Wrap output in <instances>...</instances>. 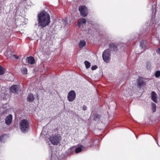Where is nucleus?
<instances>
[{
	"mask_svg": "<svg viewBox=\"0 0 160 160\" xmlns=\"http://www.w3.org/2000/svg\"><path fill=\"white\" fill-rule=\"evenodd\" d=\"M151 109L152 110L153 112H155L156 111V104L153 102L151 104Z\"/></svg>",
	"mask_w": 160,
	"mask_h": 160,
	"instance_id": "aec40b11",
	"label": "nucleus"
},
{
	"mask_svg": "<svg viewBox=\"0 0 160 160\" xmlns=\"http://www.w3.org/2000/svg\"><path fill=\"white\" fill-rule=\"evenodd\" d=\"M156 52L157 54L160 56V48L156 50Z\"/></svg>",
	"mask_w": 160,
	"mask_h": 160,
	"instance_id": "7c9ffc66",
	"label": "nucleus"
},
{
	"mask_svg": "<svg viewBox=\"0 0 160 160\" xmlns=\"http://www.w3.org/2000/svg\"><path fill=\"white\" fill-rule=\"evenodd\" d=\"M38 20L39 26L42 28L48 26L50 22V17L49 14L45 11L42 12L38 15Z\"/></svg>",
	"mask_w": 160,
	"mask_h": 160,
	"instance_id": "f257e3e1",
	"label": "nucleus"
},
{
	"mask_svg": "<svg viewBox=\"0 0 160 160\" xmlns=\"http://www.w3.org/2000/svg\"><path fill=\"white\" fill-rule=\"evenodd\" d=\"M110 50L108 49L105 50L103 52L102 57L103 61L106 62H108L110 58Z\"/></svg>",
	"mask_w": 160,
	"mask_h": 160,
	"instance_id": "20e7f679",
	"label": "nucleus"
},
{
	"mask_svg": "<svg viewBox=\"0 0 160 160\" xmlns=\"http://www.w3.org/2000/svg\"><path fill=\"white\" fill-rule=\"evenodd\" d=\"M98 141V140H95L94 141Z\"/></svg>",
	"mask_w": 160,
	"mask_h": 160,
	"instance_id": "c9c22d12",
	"label": "nucleus"
},
{
	"mask_svg": "<svg viewBox=\"0 0 160 160\" xmlns=\"http://www.w3.org/2000/svg\"><path fill=\"white\" fill-rule=\"evenodd\" d=\"M155 76L157 78L159 77L160 76V71L159 70L157 71L155 73Z\"/></svg>",
	"mask_w": 160,
	"mask_h": 160,
	"instance_id": "bb28decb",
	"label": "nucleus"
},
{
	"mask_svg": "<svg viewBox=\"0 0 160 160\" xmlns=\"http://www.w3.org/2000/svg\"><path fill=\"white\" fill-rule=\"evenodd\" d=\"M156 25V24L154 25L153 26V24H152V29H153V28L154 29L155 28V26Z\"/></svg>",
	"mask_w": 160,
	"mask_h": 160,
	"instance_id": "72a5a7b5",
	"label": "nucleus"
},
{
	"mask_svg": "<svg viewBox=\"0 0 160 160\" xmlns=\"http://www.w3.org/2000/svg\"><path fill=\"white\" fill-rule=\"evenodd\" d=\"M5 68L0 65V75L4 74L5 73Z\"/></svg>",
	"mask_w": 160,
	"mask_h": 160,
	"instance_id": "5701e85b",
	"label": "nucleus"
},
{
	"mask_svg": "<svg viewBox=\"0 0 160 160\" xmlns=\"http://www.w3.org/2000/svg\"><path fill=\"white\" fill-rule=\"evenodd\" d=\"M152 100L155 102H157V94L155 92L152 91L151 93Z\"/></svg>",
	"mask_w": 160,
	"mask_h": 160,
	"instance_id": "ddd939ff",
	"label": "nucleus"
},
{
	"mask_svg": "<svg viewBox=\"0 0 160 160\" xmlns=\"http://www.w3.org/2000/svg\"><path fill=\"white\" fill-rule=\"evenodd\" d=\"M86 42L84 40H80L78 43V46L80 48H82L85 46Z\"/></svg>",
	"mask_w": 160,
	"mask_h": 160,
	"instance_id": "f3484780",
	"label": "nucleus"
},
{
	"mask_svg": "<svg viewBox=\"0 0 160 160\" xmlns=\"http://www.w3.org/2000/svg\"><path fill=\"white\" fill-rule=\"evenodd\" d=\"M7 135L6 134H4L1 136L0 137V140L1 142H4L6 140Z\"/></svg>",
	"mask_w": 160,
	"mask_h": 160,
	"instance_id": "a211bd4d",
	"label": "nucleus"
},
{
	"mask_svg": "<svg viewBox=\"0 0 160 160\" xmlns=\"http://www.w3.org/2000/svg\"><path fill=\"white\" fill-rule=\"evenodd\" d=\"M152 16H155L156 14V11L153 8V7H152Z\"/></svg>",
	"mask_w": 160,
	"mask_h": 160,
	"instance_id": "cd10ccee",
	"label": "nucleus"
},
{
	"mask_svg": "<svg viewBox=\"0 0 160 160\" xmlns=\"http://www.w3.org/2000/svg\"><path fill=\"white\" fill-rule=\"evenodd\" d=\"M12 119V116L9 114L7 116L5 119V123L7 125L9 126L11 123Z\"/></svg>",
	"mask_w": 160,
	"mask_h": 160,
	"instance_id": "1a4fd4ad",
	"label": "nucleus"
},
{
	"mask_svg": "<svg viewBox=\"0 0 160 160\" xmlns=\"http://www.w3.org/2000/svg\"><path fill=\"white\" fill-rule=\"evenodd\" d=\"M137 87L138 88H141L145 84V82L142 78H140L138 79L137 81Z\"/></svg>",
	"mask_w": 160,
	"mask_h": 160,
	"instance_id": "9d476101",
	"label": "nucleus"
},
{
	"mask_svg": "<svg viewBox=\"0 0 160 160\" xmlns=\"http://www.w3.org/2000/svg\"><path fill=\"white\" fill-rule=\"evenodd\" d=\"M62 22H63V24H64V25L65 26L68 23V21H67V19H65V20H63L62 21Z\"/></svg>",
	"mask_w": 160,
	"mask_h": 160,
	"instance_id": "c756f323",
	"label": "nucleus"
},
{
	"mask_svg": "<svg viewBox=\"0 0 160 160\" xmlns=\"http://www.w3.org/2000/svg\"><path fill=\"white\" fill-rule=\"evenodd\" d=\"M21 72L22 74L25 75L27 74V68L25 67H22L21 69Z\"/></svg>",
	"mask_w": 160,
	"mask_h": 160,
	"instance_id": "412c9836",
	"label": "nucleus"
},
{
	"mask_svg": "<svg viewBox=\"0 0 160 160\" xmlns=\"http://www.w3.org/2000/svg\"><path fill=\"white\" fill-rule=\"evenodd\" d=\"M4 54L8 58H10L12 56V54L10 52H6Z\"/></svg>",
	"mask_w": 160,
	"mask_h": 160,
	"instance_id": "393cba45",
	"label": "nucleus"
},
{
	"mask_svg": "<svg viewBox=\"0 0 160 160\" xmlns=\"http://www.w3.org/2000/svg\"><path fill=\"white\" fill-rule=\"evenodd\" d=\"M58 158L55 155L54 156H52V154H51V160H57ZM59 160H64V158H63L60 159L59 158Z\"/></svg>",
	"mask_w": 160,
	"mask_h": 160,
	"instance_id": "b1692460",
	"label": "nucleus"
},
{
	"mask_svg": "<svg viewBox=\"0 0 160 160\" xmlns=\"http://www.w3.org/2000/svg\"><path fill=\"white\" fill-rule=\"evenodd\" d=\"M76 97L75 92L74 90H71L69 92L67 96V98L69 102H72L74 100Z\"/></svg>",
	"mask_w": 160,
	"mask_h": 160,
	"instance_id": "423d86ee",
	"label": "nucleus"
},
{
	"mask_svg": "<svg viewBox=\"0 0 160 160\" xmlns=\"http://www.w3.org/2000/svg\"><path fill=\"white\" fill-rule=\"evenodd\" d=\"M101 118V116L100 115L96 114L94 116L93 120L95 121H98Z\"/></svg>",
	"mask_w": 160,
	"mask_h": 160,
	"instance_id": "6ab92c4d",
	"label": "nucleus"
},
{
	"mask_svg": "<svg viewBox=\"0 0 160 160\" xmlns=\"http://www.w3.org/2000/svg\"><path fill=\"white\" fill-rule=\"evenodd\" d=\"M82 108L83 110L85 111V110H86V109H87V107L86 106L84 105L83 106V107H82Z\"/></svg>",
	"mask_w": 160,
	"mask_h": 160,
	"instance_id": "2f4dec72",
	"label": "nucleus"
},
{
	"mask_svg": "<svg viewBox=\"0 0 160 160\" xmlns=\"http://www.w3.org/2000/svg\"><path fill=\"white\" fill-rule=\"evenodd\" d=\"M86 19L84 18H82L79 19L78 21L77 25L79 28H80L82 24H85L86 23Z\"/></svg>",
	"mask_w": 160,
	"mask_h": 160,
	"instance_id": "dca6fc26",
	"label": "nucleus"
},
{
	"mask_svg": "<svg viewBox=\"0 0 160 160\" xmlns=\"http://www.w3.org/2000/svg\"><path fill=\"white\" fill-rule=\"evenodd\" d=\"M79 10L81 16L83 17L86 16L88 13L87 8L84 6H81L79 7Z\"/></svg>",
	"mask_w": 160,
	"mask_h": 160,
	"instance_id": "39448f33",
	"label": "nucleus"
},
{
	"mask_svg": "<svg viewBox=\"0 0 160 160\" xmlns=\"http://www.w3.org/2000/svg\"><path fill=\"white\" fill-rule=\"evenodd\" d=\"M84 63L86 68L88 69L90 68L91 66V63L88 61H85L84 62Z\"/></svg>",
	"mask_w": 160,
	"mask_h": 160,
	"instance_id": "4be33fe9",
	"label": "nucleus"
},
{
	"mask_svg": "<svg viewBox=\"0 0 160 160\" xmlns=\"http://www.w3.org/2000/svg\"><path fill=\"white\" fill-rule=\"evenodd\" d=\"M147 41L146 40H142L140 42V46L143 49V51H145L146 48Z\"/></svg>",
	"mask_w": 160,
	"mask_h": 160,
	"instance_id": "f8f14e48",
	"label": "nucleus"
},
{
	"mask_svg": "<svg viewBox=\"0 0 160 160\" xmlns=\"http://www.w3.org/2000/svg\"><path fill=\"white\" fill-rule=\"evenodd\" d=\"M20 90V86L18 85H13L10 88V92L14 94L18 93Z\"/></svg>",
	"mask_w": 160,
	"mask_h": 160,
	"instance_id": "0eeeda50",
	"label": "nucleus"
},
{
	"mask_svg": "<svg viewBox=\"0 0 160 160\" xmlns=\"http://www.w3.org/2000/svg\"><path fill=\"white\" fill-rule=\"evenodd\" d=\"M13 56L15 57V58L16 59H18L19 58L18 56L15 54H13Z\"/></svg>",
	"mask_w": 160,
	"mask_h": 160,
	"instance_id": "473e14b6",
	"label": "nucleus"
},
{
	"mask_svg": "<svg viewBox=\"0 0 160 160\" xmlns=\"http://www.w3.org/2000/svg\"><path fill=\"white\" fill-rule=\"evenodd\" d=\"M20 129L24 133L27 132L29 129V126L28 121L27 119H23L19 123Z\"/></svg>",
	"mask_w": 160,
	"mask_h": 160,
	"instance_id": "f03ea898",
	"label": "nucleus"
},
{
	"mask_svg": "<svg viewBox=\"0 0 160 160\" xmlns=\"http://www.w3.org/2000/svg\"><path fill=\"white\" fill-rule=\"evenodd\" d=\"M82 147L83 146L81 145L80 147H78L75 149V147L74 146L68 149V152L70 154H71L75 150V152L76 153H78L82 151Z\"/></svg>",
	"mask_w": 160,
	"mask_h": 160,
	"instance_id": "6e6552de",
	"label": "nucleus"
},
{
	"mask_svg": "<svg viewBox=\"0 0 160 160\" xmlns=\"http://www.w3.org/2000/svg\"><path fill=\"white\" fill-rule=\"evenodd\" d=\"M154 138L155 140V141H156V139H155V138ZM156 143H157V144L158 145V142H157V141H156Z\"/></svg>",
	"mask_w": 160,
	"mask_h": 160,
	"instance_id": "f704fd0d",
	"label": "nucleus"
},
{
	"mask_svg": "<svg viewBox=\"0 0 160 160\" xmlns=\"http://www.w3.org/2000/svg\"><path fill=\"white\" fill-rule=\"evenodd\" d=\"M27 101L29 102H32L34 101V98L32 94L30 93L27 98Z\"/></svg>",
	"mask_w": 160,
	"mask_h": 160,
	"instance_id": "2eb2a0df",
	"label": "nucleus"
},
{
	"mask_svg": "<svg viewBox=\"0 0 160 160\" xmlns=\"http://www.w3.org/2000/svg\"><path fill=\"white\" fill-rule=\"evenodd\" d=\"M61 139V137L58 133L52 134L49 138L50 141L53 145H58Z\"/></svg>",
	"mask_w": 160,
	"mask_h": 160,
	"instance_id": "7ed1b4c3",
	"label": "nucleus"
},
{
	"mask_svg": "<svg viewBox=\"0 0 160 160\" xmlns=\"http://www.w3.org/2000/svg\"><path fill=\"white\" fill-rule=\"evenodd\" d=\"M97 68V66L96 65H95L92 66V67H91V69L92 70H94L96 69Z\"/></svg>",
	"mask_w": 160,
	"mask_h": 160,
	"instance_id": "c85d7f7f",
	"label": "nucleus"
},
{
	"mask_svg": "<svg viewBox=\"0 0 160 160\" xmlns=\"http://www.w3.org/2000/svg\"><path fill=\"white\" fill-rule=\"evenodd\" d=\"M109 48L113 51H115L117 50L118 48L116 45L113 43H111L109 44Z\"/></svg>",
	"mask_w": 160,
	"mask_h": 160,
	"instance_id": "4468645a",
	"label": "nucleus"
},
{
	"mask_svg": "<svg viewBox=\"0 0 160 160\" xmlns=\"http://www.w3.org/2000/svg\"><path fill=\"white\" fill-rule=\"evenodd\" d=\"M146 68L148 69H150L151 67V64L148 61H147L146 62Z\"/></svg>",
	"mask_w": 160,
	"mask_h": 160,
	"instance_id": "a878e982",
	"label": "nucleus"
},
{
	"mask_svg": "<svg viewBox=\"0 0 160 160\" xmlns=\"http://www.w3.org/2000/svg\"><path fill=\"white\" fill-rule=\"evenodd\" d=\"M26 61L28 63L31 65L34 64L35 62L34 58L32 56L27 57L26 58Z\"/></svg>",
	"mask_w": 160,
	"mask_h": 160,
	"instance_id": "9b49d317",
	"label": "nucleus"
}]
</instances>
